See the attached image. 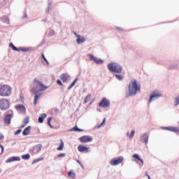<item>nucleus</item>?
<instances>
[{
    "mask_svg": "<svg viewBox=\"0 0 179 179\" xmlns=\"http://www.w3.org/2000/svg\"><path fill=\"white\" fill-rule=\"evenodd\" d=\"M90 97H92V94H89L85 99L84 103H89L90 101Z\"/></svg>",
    "mask_w": 179,
    "mask_h": 179,
    "instance_id": "nucleus-27",
    "label": "nucleus"
},
{
    "mask_svg": "<svg viewBox=\"0 0 179 179\" xmlns=\"http://www.w3.org/2000/svg\"><path fill=\"white\" fill-rule=\"evenodd\" d=\"M31 129V126H28L26 127L24 131H22V135L24 136H27V135H29L30 134V130Z\"/></svg>",
    "mask_w": 179,
    "mask_h": 179,
    "instance_id": "nucleus-19",
    "label": "nucleus"
},
{
    "mask_svg": "<svg viewBox=\"0 0 179 179\" xmlns=\"http://www.w3.org/2000/svg\"><path fill=\"white\" fill-rule=\"evenodd\" d=\"M3 138H5L3 134H0V139L2 140V139H3Z\"/></svg>",
    "mask_w": 179,
    "mask_h": 179,
    "instance_id": "nucleus-47",
    "label": "nucleus"
},
{
    "mask_svg": "<svg viewBox=\"0 0 179 179\" xmlns=\"http://www.w3.org/2000/svg\"><path fill=\"white\" fill-rule=\"evenodd\" d=\"M22 159L24 160H29L30 159V155L29 154H26L22 156Z\"/></svg>",
    "mask_w": 179,
    "mask_h": 179,
    "instance_id": "nucleus-29",
    "label": "nucleus"
},
{
    "mask_svg": "<svg viewBox=\"0 0 179 179\" xmlns=\"http://www.w3.org/2000/svg\"><path fill=\"white\" fill-rule=\"evenodd\" d=\"M78 149L81 153L83 152H89V148L85 145H78Z\"/></svg>",
    "mask_w": 179,
    "mask_h": 179,
    "instance_id": "nucleus-18",
    "label": "nucleus"
},
{
    "mask_svg": "<svg viewBox=\"0 0 179 179\" xmlns=\"http://www.w3.org/2000/svg\"><path fill=\"white\" fill-rule=\"evenodd\" d=\"M15 110L19 113H22V114H26V107L22 104H20L15 106Z\"/></svg>",
    "mask_w": 179,
    "mask_h": 179,
    "instance_id": "nucleus-13",
    "label": "nucleus"
},
{
    "mask_svg": "<svg viewBox=\"0 0 179 179\" xmlns=\"http://www.w3.org/2000/svg\"><path fill=\"white\" fill-rule=\"evenodd\" d=\"M136 163H138V161H136Z\"/></svg>",
    "mask_w": 179,
    "mask_h": 179,
    "instance_id": "nucleus-56",
    "label": "nucleus"
},
{
    "mask_svg": "<svg viewBox=\"0 0 179 179\" xmlns=\"http://www.w3.org/2000/svg\"><path fill=\"white\" fill-rule=\"evenodd\" d=\"M88 57L90 61H94V62H95V64H97L98 65H100L101 64H103V62H104L103 59L98 57H94V55L92 54H89Z\"/></svg>",
    "mask_w": 179,
    "mask_h": 179,
    "instance_id": "nucleus-8",
    "label": "nucleus"
},
{
    "mask_svg": "<svg viewBox=\"0 0 179 179\" xmlns=\"http://www.w3.org/2000/svg\"><path fill=\"white\" fill-rule=\"evenodd\" d=\"M104 124H106V118H104L101 124L98 126V129L101 128V127H104Z\"/></svg>",
    "mask_w": 179,
    "mask_h": 179,
    "instance_id": "nucleus-34",
    "label": "nucleus"
},
{
    "mask_svg": "<svg viewBox=\"0 0 179 179\" xmlns=\"http://www.w3.org/2000/svg\"><path fill=\"white\" fill-rule=\"evenodd\" d=\"M77 163H78V164H80V166L83 167V165L82 164V163H80V161L77 160Z\"/></svg>",
    "mask_w": 179,
    "mask_h": 179,
    "instance_id": "nucleus-46",
    "label": "nucleus"
},
{
    "mask_svg": "<svg viewBox=\"0 0 179 179\" xmlns=\"http://www.w3.org/2000/svg\"><path fill=\"white\" fill-rule=\"evenodd\" d=\"M72 131H75V132H83V129H79L78 127V126L74 127L73 128H72L71 129L69 130V132H72Z\"/></svg>",
    "mask_w": 179,
    "mask_h": 179,
    "instance_id": "nucleus-21",
    "label": "nucleus"
},
{
    "mask_svg": "<svg viewBox=\"0 0 179 179\" xmlns=\"http://www.w3.org/2000/svg\"><path fill=\"white\" fill-rule=\"evenodd\" d=\"M71 78V76L68 73H63L60 76V79L62 80L64 83H66V82H68V80Z\"/></svg>",
    "mask_w": 179,
    "mask_h": 179,
    "instance_id": "nucleus-14",
    "label": "nucleus"
},
{
    "mask_svg": "<svg viewBox=\"0 0 179 179\" xmlns=\"http://www.w3.org/2000/svg\"><path fill=\"white\" fill-rule=\"evenodd\" d=\"M138 92H141V86L138 85V82L136 80L131 81L129 84L128 92L126 94V97H132L133 96H136Z\"/></svg>",
    "mask_w": 179,
    "mask_h": 179,
    "instance_id": "nucleus-2",
    "label": "nucleus"
},
{
    "mask_svg": "<svg viewBox=\"0 0 179 179\" xmlns=\"http://www.w3.org/2000/svg\"><path fill=\"white\" fill-rule=\"evenodd\" d=\"M52 3H50L48 4V8H46V12H48V13H50V8H51V6H52Z\"/></svg>",
    "mask_w": 179,
    "mask_h": 179,
    "instance_id": "nucleus-36",
    "label": "nucleus"
},
{
    "mask_svg": "<svg viewBox=\"0 0 179 179\" xmlns=\"http://www.w3.org/2000/svg\"><path fill=\"white\" fill-rule=\"evenodd\" d=\"M47 118V114L42 113L41 116L38 117V121L40 124H43L44 122V119Z\"/></svg>",
    "mask_w": 179,
    "mask_h": 179,
    "instance_id": "nucleus-20",
    "label": "nucleus"
},
{
    "mask_svg": "<svg viewBox=\"0 0 179 179\" xmlns=\"http://www.w3.org/2000/svg\"><path fill=\"white\" fill-rule=\"evenodd\" d=\"M93 141V138L90 136H83L80 138V142L82 143H86L87 142H92Z\"/></svg>",
    "mask_w": 179,
    "mask_h": 179,
    "instance_id": "nucleus-10",
    "label": "nucleus"
},
{
    "mask_svg": "<svg viewBox=\"0 0 179 179\" xmlns=\"http://www.w3.org/2000/svg\"><path fill=\"white\" fill-rule=\"evenodd\" d=\"M10 120H12V115L10 114L6 115L4 117V123L8 124V125H10Z\"/></svg>",
    "mask_w": 179,
    "mask_h": 179,
    "instance_id": "nucleus-17",
    "label": "nucleus"
},
{
    "mask_svg": "<svg viewBox=\"0 0 179 179\" xmlns=\"http://www.w3.org/2000/svg\"><path fill=\"white\" fill-rule=\"evenodd\" d=\"M140 139H141V142H142L143 143H145V145H148L149 142V134L145 133L141 136Z\"/></svg>",
    "mask_w": 179,
    "mask_h": 179,
    "instance_id": "nucleus-12",
    "label": "nucleus"
},
{
    "mask_svg": "<svg viewBox=\"0 0 179 179\" xmlns=\"http://www.w3.org/2000/svg\"><path fill=\"white\" fill-rule=\"evenodd\" d=\"M42 148L43 145L41 144H37L33 147L32 153H34V155H37V153L41 152Z\"/></svg>",
    "mask_w": 179,
    "mask_h": 179,
    "instance_id": "nucleus-11",
    "label": "nucleus"
},
{
    "mask_svg": "<svg viewBox=\"0 0 179 179\" xmlns=\"http://www.w3.org/2000/svg\"><path fill=\"white\" fill-rule=\"evenodd\" d=\"M116 29H117V30H122V28L118 27H117Z\"/></svg>",
    "mask_w": 179,
    "mask_h": 179,
    "instance_id": "nucleus-50",
    "label": "nucleus"
},
{
    "mask_svg": "<svg viewBox=\"0 0 179 179\" xmlns=\"http://www.w3.org/2000/svg\"><path fill=\"white\" fill-rule=\"evenodd\" d=\"M51 120H52L51 117H50V118L48 120V124L49 127H50V128H52V126L51 125Z\"/></svg>",
    "mask_w": 179,
    "mask_h": 179,
    "instance_id": "nucleus-41",
    "label": "nucleus"
},
{
    "mask_svg": "<svg viewBox=\"0 0 179 179\" xmlns=\"http://www.w3.org/2000/svg\"><path fill=\"white\" fill-rule=\"evenodd\" d=\"M122 162H124V157L120 156L117 158L113 159L110 162V164L111 166H118V164H121V163H122Z\"/></svg>",
    "mask_w": 179,
    "mask_h": 179,
    "instance_id": "nucleus-7",
    "label": "nucleus"
},
{
    "mask_svg": "<svg viewBox=\"0 0 179 179\" xmlns=\"http://www.w3.org/2000/svg\"><path fill=\"white\" fill-rule=\"evenodd\" d=\"M179 105V95L174 99V106L177 107Z\"/></svg>",
    "mask_w": 179,
    "mask_h": 179,
    "instance_id": "nucleus-28",
    "label": "nucleus"
},
{
    "mask_svg": "<svg viewBox=\"0 0 179 179\" xmlns=\"http://www.w3.org/2000/svg\"><path fill=\"white\" fill-rule=\"evenodd\" d=\"M147 177L148 179H150V176L149 175H147Z\"/></svg>",
    "mask_w": 179,
    "mask_h": 179,
    "instance_id": "nucleus-53",
    "label": "nucleus"
},
{
    "mask_svg": "<svg viewBox=\"0 0 179 179\" xmlns=\"http://www.w3.org/2000/svg\"><path fill=\"white\" fill-rule=\"evenodd\" d=\"M99 107H102L103 108H106V107H110V101L107 100V99L103 98L101 101L99 103Z\"/></svg>",
    "mask_w": 179,
    "mask_h": 179,
    "instance_id": "nucleus-9",
    "label": "nucleus"
},
{
    "mask_svg": "<svg viewBox=\"0 0 179 179\" xmlns=\"http://www.w3.org/2000/svg\"><path fill=\"white\" fill-rule=\"evenodd\" d=\"M12 162H20V157H11L6 161V163H12Z\"/></svg>",
    "mask_w": 179,
    "mask_h": 179,
    "instance_id": "nucleus-15",
    "label": "nucleus"
},
{
    "mask_svg": "<svg viewBox=\"0 0 179 179\" xmlns=\"http://www.w3.org/2000/svg\"><path fill=\"white\" fill-rule=\"evenodd\" d=\"M57 83L59 86H64V84H62V82L59 79L57 80Z\"/></svg>",
    "mask_w": 179,
    "mask_h": 179,
    "instance_id": "nucleus-39",
    "label": "nucleus"
},
{
    "mask_svg": "<svg viewBox=\"0 0 179 179\" xmlns=\"http://www.w3.org/2000/svg\"><path fill=\"white\" fill-rule=\"evenodd\" d=\"M20 132H22V129H18L14 133V135H19Z\"/></svg>",
    "mask_w": 179,
    "mask_h": 179,
    "instance_id": "nucleus-44",
    "label": "nucleus"
},
{
    "mask_svg": "<svg viewBox=\"0 0 179 179\" xmlns=\"http://www.w3.org/2000/svg\"><path fill=\"white\" fill-rule=\"evenodd\" d=\"M64 149V141L61 140V143L59 146L57 148V150H62Z\"/></svg>",
    "mask_w": 179,
    "mask_h": 179,
    "instance_id": "nucleus-31",
    "label": "nucleus"
},
{
    "mask_svg": "<svg viewBox=\"0 0 179 179\" xmlns=\"http://www.w3.org/2000/svg\"><path fill=\"white\" fill-rule=\"evenodd\" d=\"M145 176L148 177V176H149V174H148V172H145Z\"/></svg>",
    "mask_w": 179,
    "mask_h": 179,
    "instance_id": "nucleus-54",
    "label": "nucleus"
},
{
    "mask_svg": "<svg viewBox=\"0 0 179 179\" xmlns=\"http://www.w3.org/2000/svg\"><path fill=\"white\" fill-rule=\"evenodd\" d=\"M12 94V87L8 85H2L0 87V96L2 97H9Z\"/></svg>",
    "mask_w": 179,
    "mask_h": 179,
    "instance_id": "nucleus-4",
    "label": "nucleus"
},
{
    "mask_svg": "<svg viewBox=\"0 0 179 179\" xmlns=\"http://www.w3.org/2000/svg\"><path fill=\"white\" fill-rule=\"evenodd\" d=\"M49 36H55V30H50L49 32Z\"/></svg>",
    "mask_w": 179,
    "mask_h": 179,
    "instance_id": "nucleus-38",
    "label": "nucleus"
},
{
    "mask_svg": "<svg viewBox=\"0 0 179 179\" xmlns=\"http://www.w3.org/2000/svg\"><path fill=\"white\" fill-rule=\"evenodd\" d=\"M58 111V108H53L52 109V114H56V113Z\"/></svg>",
    "mask_w": 179,
    "mask_h": 179,
    "instance_id": "nucleus-40",
    "label": "nucleus"
},
{
    "mask_svg": "<svg viewBox=\"0 0 179 179\" xmlns=\"http://www.w3.org/2000/svg\"><path fill=\"white\" fill-rule=\"evenodd\" d=\"M135 135V131L132 130L131 132V134L129 136L130 139H132V138H134V136Z\"/></svg>",
    "mask_w": 179,
    "mask_h": 179,
    "instance_id": "nucleus-37",
    "label": "nucleus"
},
{
    "mask_svg": "<svg viewBox=\"0 0 179 179\" xmlns=\"http://www.w3.org/2000/svg\"><path fill=\"white\" fill-rule=\"evenodd\" d=\"M115 76L117 80H122L124 79V76L120 75V74H115Z\"/></svg>",
    "mask_w": 179,
    "mask_h": 179,
    "instance_id": "nucleus-30",
    "label": "nucleus"
},
{
    "mask_svg": "<svg viewBox=\"0 0 179 179\" xmlns=\"http://www.w3.org/2000/svg\"><path fill=\"white\" fill-rule=\"evenodd\" d=\"M21 51H23V52H27V51H29V49L26 48H21Z\"/></svg>",
    "mask_w": 179,
    "mask_h": 179,
    "instance_id": "nucleus-43",
    "label": "nucleus"
},
{
    "mask_svg": "<svg viewBox=\"0 0 179 179\" xmlns=\"http://www.w3.org/2000/svg\"><path fill=\"white\" fill-rule=\"evenodd\" d=\"M79 80V78H76L74 81L71 84V85L68 87V90H71L73 86L76 84V83Z\"/></svg>",
    "mask_w": 179,
    "mask_h": 179,
    "instance_id": "nucleus-24",
    "label": "nucleus"
},
{
    "mask_svg": "<svg viewBox=\"0 0 179 179\" xmlns=\"http://www.w3.org/2000/svg\"><path fill=\"white\" fill-rule=\"evenodd\" d=\"M68 176L71 178H75L76 177V173H75L74 171H70L68 173Z\"/></svg>",
    "mask_w": 179,
    "mask_h": 179,
    "instance_id": "nucleus-23",
    "label": "nucleus"
},
{
    "mask_svg": "<svg viewBox=\"0 0 179 179\" xmlns=\"http://www.w3.org/2000/svg\"><path fill=\"white\" fill-rule=\"evenodd\" d=\"M42 58L46 62V64H50V62H48V60L47 59V58H45V56L43 55V53H42Z\"/></svg>",
    "mask_w": 179,
    "mask_h": 179,
    "instance_id": "nucleus-35",
    "label": "nucleus"
},
{
    "mask_svg": "<svg viewBox=\"0 0 179 179\" xmlns=\"http://www.w3.org/2000/svg\"><path fill=\"white\" fill-rule=\"evenodd\" d=\"M77 38H78L76 40L77 44H82V43H85V41H86V38L80 35H77Z\"/></svg>",
    "mask_w": 179,
    "mask_h": 179,
    "instance_id": "nucleus-16",
    "label": "nucleus"
},
{
    "mask_svg": "<svg viewBox=\"0 0 179 179\" xmlns=\"http://www.w3.org/2000/svg\"><path fill=\"white\" fill-rule=\"evenodd\" d=\"M107 68L110 71V72L114 73H121L123 69L122 66L117 62H112L108 64Z\"/></svg>",
    "mask_w": 179,
    "mask_h": 179,
    "instance_id": "nucleus-3",
    "label": "nucleus"
},
{
    "mask_svg": "<svg viewBox=\"0 0 179 179\" xmlns=\"http://www.w3.org/2000/svg\"><path fill=\"white\" fill-rule=\"evenodd\" d=\"M99 111L100 112V111H101V110L99 109Z\"/></svg>",
    "mask_w": 179,
    "mask_h": 179,
    "instance_id": "nucleus-55",
    "label": "nucleus"
},
{
    "mask_svg": "<svg viewBox=\"0 0 179 179\" xmlns=\"http://www.w3.org/2000/svg\"><path fill=\"white\" fill-rule=\"evenodd\" d=\"M178 68V65H177V64H173L170 65V66L169 67V69H177Z\"/></svg>",
    "mask_w": 179,
    "mask_h": 179,
    "instance_id": "nucleus-26",
    "label": "nucleus"
},
{
    "mask_svg": "<svg viewBox=\"0 0 179 179\" xmlns=\"http://www.w3.org/2000/svg\"><path fill=\"white\" fill-rule=\"evenodd\" d=\"M8 108H9V101L6 99H0V109L6 111Z\"/></svg>",
    "mask_w": 179,
    "mask_h": 179,
    "instance_id": "nucleus-6",
    "label": "nucleus"
},
{
    "mask_svg": "<svg viewBox=\"0 0 179 179\" xmlns=\"http://www.w3.org/2000/svg\"><path fill=\"white\" fill-rule=\"evenodd\" d=\"M132 157H133L134 159H136V160H139V162H141L142 166H143V161L142 160V159H141V157H139V155H138V154H134V155H132Z\"/></svg>",
    "mask_w": 179,
    "mask_h": 179,
    "instance_id": "nucleus-22",
    "label": "nucleus"
},
{
    "mask_svg": "<svg viewBox=\"0 0 179 179\" xmlns=\"http://www.w3.org/2000/svg\"><path fill=\"white\" fill-rule=\"evenodd\" d=\"M73 34L77 37V36H79V34H76V31H73Z\"/></svg>",
    "mask_w": 179,
    "mask_h": 179,
    "instance_id": "nucleus-49",
    "label": "nucleus"
},
{
    "mask_svg": "<svg viewBox=\"0 0 179 179\" xmlns=\"http://www.w3.org/2000/svg\"><path fill=\"white\" fill-rule=\"evenodd\" d=\"M57 157H65V153H62V154H59L55 159H57Z\"/></svg>",
    "mask_w": 179,
    "mask_h": 179,
    "instance_id": "nucleus-42",
    "label": "nucleus"
},
{
    "mask_svg": "<svg viewBox=\"0 0 179 179\" xmlns=\"http://www.w3.org/2000/svg\"><path fill=\"white\" fill-rule=\"evenodd\" d=\"M27 17V14L24 12V16L22 17V19H26Z\"/></svg>",
    "mask_w": 179,
    "mask_h": 179,
    "instance_id": "nucleus-45",
    "label": "nucleus"
},
{
    "mask_svg": "<svg viewBox=\"0 0 179 179\" xmlns=\"http://www.w3.org/2000/svg\"><path fill=\"white\" fill-rule=\"evenodd\" d=\"M127 136H129V132L127 133Z\"/></svg>",
    "mask_w": 179,
    "mask_h": 179,
    "instance_id": "nucleus-52",
    "label": "nucleus"
},
{
    "mask_svg": "<svg viewBox=\"0 0 179 179\" xmlns=\"http://www.w3.org/2000/svg\"><path fill=\"white\" fill-rule=\"evenodd\" d=\"M9 47L13 50V51H19V49L16 46L13 45V43H10Z\"/></svg>",
    "mask_w": 179,
    "mask_h": 179,
    "instance_id": "nucleus-25",
    "label": "nucleus"
},
{
    "mask_svg": "<svg viewBox=\"0 0 179 179\" xmlns=\"http://www.w3.org/2000/svg\"><path fill=\"white\" fill-rule=\"evenodd\" d=\"M41 160H44V158H38L32 162V164H36V163H38V162H41Z\"/></svg>",
    "mask_w": 179,
    "mask_h": 179,
    "instance_id": "nucleus-32",
    "label": "nucleus"
},
{
    "mask_svg": "<svg viewBox=\"0 0 179 179\" xmlns=\"http://www.w3.org/2000/svg\"><path fill=\"white\" fill-rule=\"evenodd\" d=\"M160 97H163V95L161 92H159V90L152 91L150 95L149 103L155 101V100H157V99H160Z\"/></svg>",
    "mask_w": 179,
    "mask_h": 179,
    "instance_id": "nucleus-5",
    "label": "nucleus"
},
{
    "mask_svg": "<svg viewBox=\"0 0 179 179\" xmlns=\"http://www.w3.org/2000/svg\"><path fill=\"white\" fill-rule=\"evenodd\" d=\"M0 146L1 148V152L3 153V150H4L3 145H0Z\"/></svg>",
    "mask_w": 179,
    "mask_h": 179,
    "instance_id": "nucleus-48",
    "label": "nucleus"
},
{
    "mask_svg": "<svg viewBox=\"0 0 179 179\" xmlns=\"http://www.w3.org/2000/svg\"><path fill=\"white\" fill-rule=\"evenodd\" d=\"M29 122V117H24V119L23 120L22 122L23 124H25V125H27V123Z\"/></svg>",
    "mask_w": 179,
    "mask_h": 179,
    "instance_id": "nucleus-33",
    "label": "nucleus"
},
{
    "mask_svg": "<svg viewBox=\"0 0 179 179\" xmlns=\"http://www.w3.org/2000/svg\"><path fill=\"white\" fill-rule=\"evenodd\" d=\"M26 125L27 124L24 123L23 125L21 126V128H24Z\"/></svg>",
    "mask_w": 179,
    "mask_h": 179,
    "instance_id": "nucleus-51",
    "label": "nucleus"
},
{
    "mask_svg": "<svg viewBox=\"0 0 179 179\" xmlns=\"http://www.w3.org/2000/svg\"><path fill=\"white\" fill-rule=\"evenodd\" d=\"M34 82L37 83L39 87H41L40 89H38V86H36L32 88V90H31L32 93L35 94L34 106H37L38 100L40 99V96L43 94V93L40 94V92H44V90H47L48 87L44 85L43 83L40 82L36 78L34 80Z\"/></svg>",
    "mask_w": 179,
    "mask_h": 179,
    "instance_id": "nucleus-1",
    "label": "nucleus"
}]
</instances>
